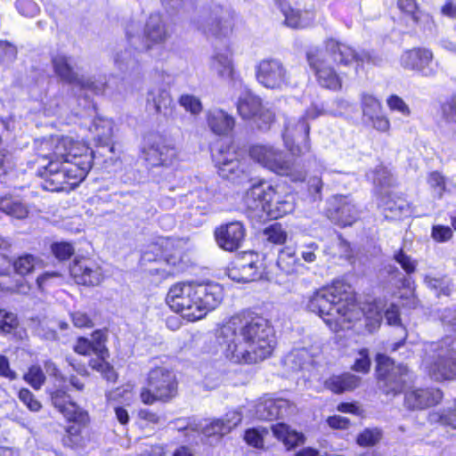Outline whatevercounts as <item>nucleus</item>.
<instances>
[{
  "instance_id": "1",
  "label": "nucleus",
  "mask_w": 456,
  "mask_h": 456,
  "mask_svg": "<svg viewBox=\"0 0 456 456\" xmlns=\"http://www.w3.org/2000/svg\"><path fill=\"white\" fill-rule=\"evenodd\" d=\"M94 152L85 144L68 136H51L40 144L38 175L43 189L59 191L65 184L83 181L93 167Z\"/></svg>"
},
{
  "instance_id": "2",
  "label": "nucleus",
  "mask_w": 456,
  "mask_h": 456,
  "mask_svg": "<svg viewBox=\"0 0 456 456\" xmlns=\"http://www.w3.org/2000/svg\"><path fill=\"white\" fill-rule=\"evenodd\" d=\"M225 356L235 363H256L271 355L274 335L267 320L255 315L234 316L218 331Z\"/></svg>"
},
{
  "instance_id": "3",
  "label": "nucleus",
  "mask_w": 456,
  "mask_h": 456,
  "mask_svg": "<svg viewBox=\"0 0 456 456\" xmlns=\"http://www.w3.org/2000/svg\"><path fill=\"white\" fill-rule=\"evenodd\" d=\"M306 308L318 314L331 329L342 328L345 323L359 320L362 315L379 323L381 309L376 304L361 308L350 287L342 282H335L331 287L323 288L309 295Z\"/></svg>"
},
{
  "instance_id": "4",
  "label": "nucleus",
  "mask_w": 456,
  "mask_h": 456,
  "mask_svg": "<svg viewBox=\"0 0 456 456\" xmlns=\"http://www.w3.org/2000/svg\"><path fill=\"white\" fill-rule=\"evenodd\" d=\"M223 297V287L218 283H177L170 288L167 303L183 318L194 322L214 310L221 303Z\"/></svg>"
},
{
  "instance_id": "5",
  "label": "nucleus",
  "mask_w": 456,
  "mask_h": 456,
  "mask_svg": "<svg viewBox=\"0 0 456 456\" xmlns=\"http://www.w3.org/2000/svg\"><path fill=\"white\" fill-rule=\"evenodd\" d=\"M223 297V287L218 283H177L170 288L167 303L183 318L194 322L214 310L221 303Z\"/></svg>"
},
{
  "instance_id": "6",
  "label": "nucleus",
  "mask_w": 456,
  "mask_h": 456,
  "mask_svg": "<svg viewBox=\"0 0 456 456\" xmlns=\"http://www.w3.org/2000/svg\"><path fill=\"white\" fill-rule=\"evenodd\" d=\"M243 202L248 216L260 220L278 219L294 210L291 195H277L275 188L267 182L253 183L245 192Z\"/></svg>"
},
{
  "instance_id": "7",
  "label": "nucleus",
  "mask_w": 456,
  "mask_h": 456,
  "mask_svg": "<svg viewBox=\"0 0 456 456\" xmlns=\"http://www.w3.org/2000/svg\"><path fill=\"white\" fill-rule=\"evenodd\" d=\"M252 159L262 167L280 175L288 176L292 182H303L306 173L295 161L288 159L281 150L272 145H254L250 148Z\"/></svg>"
},
{
  "instance_id": "8",
  "label": "nucleus",
  "mask_w": 456,
  "mask_h": 456,
  "mask_svg": "<svg viewBox=\"0 0 456 456\" xmlns=\"http://www.w3.org/2000/svg\"><path fill=\"white\" fill-rule=\"evenodd\" d=\"M321 113L316 106H312L306 110L303 116L286 118L282 139L284 146L292 156L301 157L310 152V126L308 120L316 118Z\"/></svg>"
},
{
  "instance_id": "9",
  "label": "nucleus",
  "mask_w": 456,
  "mask_h": 456,
  "mask_svg": "<svg viewBox=\"0 0 456 456\" xmlns=\"http://www.w3.org/2000/svg\"><path fill=\"white\" fill-rule=\"evenodd\" d=\"M177 394L175 375L165 367H156L149 372L148 387L141 391V400L145 404L157 401L167 402Z\"/></svg>"
},
{
  "instance_id": "10",
  "label": "nucleus",
  "mask_w": 456,
  "mask_h": 456,
  "mask_svg": "<svg viewBox=\"0 0 456 456\" xmlns=\"http://www.w3.org/2000/svg\"><path fill=\"white\" fill-rule=\"evenodd\" d=\"M377 374L379 387L387 395L400 394L408 380L407 367L395 365L393 360L383 354L377 356Z\"/></svg>"
},
{
  "instance_id": "11",
  "label": "nucleus",
  "mask_w": 456,
  "mask_h": 456,
  "mask_svg": "<svg viewBox=\"0 0 456 456\" xmlns=\"http://www.w3.org/2000/svg\"><path fill=\"white\" fill-rule=\"evenodd\" d=\"M397 22L411 30H426L435 24L433 15L418 0H395Z\"/></svg>"
},
{
  "instance_id": "12",
  "label": "nucleus",
  "mask_w": 456,
  "mask_h": 456,
  "mask_svg": "<svg viewBox=\"0 0 456 456\" xmlns=\"http://www.w3.org/2000/svg\"><path fill=\"white\" fill-rule=\"evenodd\" d=\"M305 58L320 86H341L343 77H347L346 73L335 70L321 48L310 49L306 52Z\"/></svg>"
},
{
  "instance_id": "13",
  "label": "nucleus",
  "mask_w": 456,
  "mask_h": 456,
  "mask_svg": "<svg viewBox=\"0 0 456 456\" xmlns=\"http://www.w3.org/2000/svg\"><path fill=\"white\" fill-rule=\"evenodd\" d=\"M436 351L433 359L427 362L429 376L436 380H453L456 379V353L449 348L434 345Z\"/></svg>"
},
{
  "instance_id": "14",
  "label": "nucleus",
  "mask_w": 456,
  "mask_h": 456,
  "mask_svg": "<svg viewBox=\"0 0 456 456\" xmlns=\"http://www.w3.org/2000/svg\"><path fill=\"white\" fill-rule=\"evenodd\" d=\"M433 61V51L424 46H414L406 49L400 56V64L403 69L417 72L424 77L435 75L436 70L432 68Z\"/></svg>"
},
{
  "instance_id": "15",
  "label": "nucleus",
  "mask_w": 456,
  "mask_h": 456,
  "mask_svg": "<svg viewBox=\"0 0 456 456\" xmlns=\"http://www.w3.org/2000/svg\"><path fill=\"white\" fill-rule=\"evenodd\" d=\"M329 218L340 226L352 225L359 216L358 209L348 196L337 195L329 200Z\"/></svg>"
},
{
  "instance_id": "16",
  "label": "nucleus",
  "mask_w": 456,
  "mask_h": 456,
  "mask_svg": "<svg viewBox=\"0 0 456 456\" xmlns=\"http://www.w3.org/2000/svg\"><path fill=\"white\" fill-rule=\"evenodd\" d=\"M144 159L151 166L171 165L177 157V150L163 139H149L142 149Z\"/></svg>"
},
{
  "instance_id": "17",
  "label": "nucleus",
  "mask_w": 456,
  "mask_h": 456,
  "mask_svg": "<svg viewBox=\"0 0 456 456\" xmlns=\"http://www.w3.org/2000/svg\"><path fill=\"white\" fill-rule=\"evenodd\" d=\"M262 267L259 256L254 252H246L229 271V277L239 282H249L261 276Z\"/></svg>"
},
{
  "instance_id": "18",
  "label": "nucleus",
  "mask_w": 456,
  "mask_h": 456,
  "mask_svg": "<svg viewBox=\"0 0 456 456\" xmlns=\"http://www.w3.org/2000/svg\"><path fill=\"white\" fill-rule=\"evenodd\" d=\"M69 272L77 284L85 286H97L103 280L102 268L89 259L75 260Z\"/></svg>"
},
{
  "instance_id": "19",
  "label": "nucleus",
  "mask_w": 456,
  "mask_h": 456,
  "mask_svg": "<svg viewBox=\"0 0 456 456\" xmlns=\"http://www.w3.org/2000/svg\"><path fill=\"white\" fill-rule=\"evenodd\" d=\"M274 3L283 14L286 26L294 29H304L314 24V11L294 8L289 0H274Z\"/></svg>"
},
{
  "instance_id": "20",
  "label": "nucleus",
  "mask_w": 456,
  "mask_h": 456,
  "mask_svg": "<svg viewBox=\"0 0 456 456\" xmlns=\"http://www.w3.org/2000/svg\"><path fill=\"white\" fill-rule=\"evenodd\" d=\"M51 64L54 75L62 82L70 86H90L79 77L77 67L72 58L64 53L51 56Z\"/></svg>"
},
{
  "instance_id": "21",
  "label": "nucleus",
  "mask_w": 456,
  "mask_h": 456,
  "mask_svg": "<svg viewBox=\"0 0 456 456\" xmlns=\"http://www.w3.org/2000/svg\"><path fill=\"white\" fill-rule=\"evenodd\" d=\"M443 392L438 388H412L405 393L404 405L410 410H424L438 403Z\"/></svg>"
},
{
  "instance_id": "22",
  "label": "nucleus",
  "mask_w": 456,
  "mask_h": 456,
  "mask_svg": "<svg viewBox=\"0 0 456 456\" xmlns=\"http://www.w3.org/2000/svg\"><path fill=\"white\" fill-rule=\"evenodd\" d=\"M242 419V413L239 410L228 411L222 419H216L205 424L196 425L193 429L202 432L207 436L215 435L224 436L237 427Z\"/></svg>"
},
{
  "instance_id": "23",
  "label": "nucleus",
  "mask_w": 456,
  "mask_h": 456,
  "mask_svg": "<svg viewBox=\"0 0 456 456\" xmlns=\"http://www.w3.org/2000/svg\"><path fill=\"white\" fill-rule=\"evenodd\" d=\"M215 236L219 247L227 251L239 248L245 238V229L240 222H232L216 228Z\"/></svg>"
},
{
  "instance_id": "24",
  "label": "nucleus",
  "mask_w": 456,
  "mask_h": 456,
  "mask_svg": "<svg viewBox=\"0 0 456 456\" xmlns=\"http://www.w3.org/2000/svg\"><path fill=\"white\" fill-rule=\"evenodd\" d=\"M256 76L262 86H281L286 83L285 69L280 61L272 59L258 63Z\"/></svg>"
},
{
  "instance_id": "25",
  "label": "nucleus",
  "mask_w": 456,
  "mask_h": 456,
  "mask_svg": "<svg viewBox=\"0 0 456 456\" xmlns=\"http://www.w3.org/2000/svg\"><path fill=\"white\" fill-rule=\"evenodd\" d=\"M326 52L338 66L349 67L362 61L359 53L349 45L330 37L324 41Z\"/></svg>"
},
{
  "instance_id": "26",
  "label": "nucleus",
  "mask_w": 456,
  "mask_h": 456,
  "mask_svg": "<svg viewBox=\"0 0 456 456\" xmlns=\"http://www.w3.org/2000/svg\"><path fill=\"white\" fill-rule=\"evenodd\" d=\"M291 405L288 400L262 398L256 405V416L262 420H273L289 414Z\"/></svg>"
},
{
  "instance_id": "27",
  "label": "nucleus",
  "mask_w": 456,
  "mask_h": 456,
  "mask_svg": "<svg viewBox=\"0 0 456 456\" xmlns=\"http://www.w3.org/2000/svg\"><path fill=\"white\" fill-rule=\"evenodd\" d=\"M52 403L69 421L79 424L86 423L88 419L86 411L69 400V396L62 390L52 394Z\"/></svg>"
},
{
  "instance_id": "28",
  "label": "nucleus",
  "mask_w": 456,
  "mask_h": 456,
  "mask_svg": "<svg viewBox=\"0 0 456 456\" xmlns=\"http://www.w3.org/2000/svg\"><path fill=\"white\" fill-rule=\"evenodd\" d=\"M212 69L221 84L236 86L241 82L239 73L234 69L232 59L224 53H216L213 56Z\"/></svg>"
},
{
  "instance_id": "29",
  "label": "nucleus",
  "mask_w": 456,
  "mask_h": 456,
  "mask_svg": "<svg viewBox=\"0 0 456 456\" xmlns=\"http://www.w3.org/2000/svg\"><path fill=\"white\" fill-rule=\"evenodd\" d=\"M143 37L146 41L147 49H151L152 46L166 41L167 32L159 13L150 14L145 23Z\"/></svg>"
},
{
  "instance_id": "30",
  "label": "nucleus",
  "mask_w": 456,
  "mask_h": 456,
  "mask_svg": "<svg viewBox=\"0 0 456 456\" xmlns=\"http://www.w3.org/2000/svg\"><path fill=\"white\" fill-rule=\"evenodd\" d=\"M379 207L382 209L387 219H400L410 215V208L407 201L390 192L380 197Z\"/></svg>"
},
{
  "instance_id": "31",
  "label": "nucleus",
  "mask_w": 456,
  "mask_h": 456,
  "mask_svg": "<svg viewBox=\"0 0 456 456\" xmlns=\"http://www.w3.org/2000/svg\"><path fill=\"white\" fill-rule=\"evenodd\" d=\"M213 159L218 169V174L224 179L234 180L241 172L239 160L236 159L235 152L230 151H219L213 154Z\"/></svg>"
},
{
  "instance_id": "32",
  "label": "nucleus",
  "mask_w": 456,
  "mask_h": 456,
  "mask_svg": "<svg viewBox=\"0 0 456 456\" xmlns=\"http://www.w3.org/2000/svg\"><path fill=\"white\" fill-rule=\"evenodd\" d=\"M220 15L216 14L209 23V31L216 38L230 37L235 28V15L232 12L219 7Z\"/></svg>"
},
{
  "instance_id": "33",
  "label": "nucleus",
  "mask_w": 456,
  "mask_h": 456,
  "mask_svg": "<svg viewBox=\"0 0 456 456\" xmlns=\"http://www.w3.org/2000/svg\"><path fill=\"white\" fill-rule=\"evenodd\" d=\"M207 122L210 130L218 135L228 134L235 125L233 117L220 109L209 110L207 113Z\"/></svg>"
},
{
  "instance_id": "34",
  "label": "nucleus",
  "mask_w": 456,
  "mask_h": 456,
  "mask_svg": "<svg viewBox=\"0 0 456 456\" xmlns=\"http://www.w3.org/2000/svg\"><path fill=\"white\" fill-rule=\"evenodd\" d=\"M277 266L286 274H293L298 273L303 265L296 256V251L292 248H282L277 258Z\"/></svg>"
},
{
  "instance_id": "35",
  "label": "nucleus",
  "mask_w": 456,
  "mask_h": 456,
  "mask_svg": "<svg viewBox=\"0 0 456 456\" xmlns=\"http://www.w3.org/2000/svg\"><path fill=\"white\" fill-rule=\"evenodd\" d=\"M275 437L282 441L288 449L294 448L304 443V436L291 429L284 423H278L272 427Z\"/></svg>"
},
{
  "instance_id": "36",
  "label": "nucleus",
  "mask_w": 456,
  "mask_h": 456,
  "mask_svg": "<svg viewBox=\"0 0 456 456\" xmlns=\"http://www.w3.org/2000/svg\"><path fill=\"white\" fill-rule=\"evenodd\" d=\"M261 107L260 99L249 92L240 96L237 103L238 112L245 119L256 117L258 111L261 110Z\"/></svg>"
},
{
  "instance_id": "37",
  "label": "nucleus",
  "mask_w": 456,
  "mask_h": 456,
  "mask_svg": "<svg viewBox=\"0 0 456 456\" xmlns=\"http://www.w3.org/2000/svg\"><path fill=\"white\" fill-rule=\"evenodd\" d=\"M360 379L353 374L334 376L326 381V387L334 393L339 394L354 389L359 386Z\"/></svg>"
},
{
  "instance_id": "38",
  "label": "nucleus",
  "mask_w": 456,
  "mask_h": 456,
  "mask_svg": "<svg viewBox=\"0 0 456 456\" xmlns=\"http://www.w3.org/2000/svg\"><path fill=\"white\" fill-rule=\"evenodd\" d=\"M0 210L18 219L25 218L28 210L20 200L11 197L0 199Z\"/></svg>"
},
{
  "instance_id": "39",
  "label": "nucleus",
  "mask_w": 456,
  "mask_h": 456,
  "mask_svg": "<svg viewBox=\"0 0 456 456\" xmlns=\"http://www.w3.org/2000/svg\"><path fill=\"white\" fill-rule=\"evenodd\" d=\"M147 102L149 105L152 103L157 112H162L170 105L171 99L167 90L161 87H154L149 94Z\"/></svg>"
},
{
  "instance_id": "40",
  "label": "nucleus",
  "mask_w": 456,
  "mask_h": 456,
  "mask_svg": "<svg viewBox=\"0 0 456 456\" xmlns=\"http://www.w3.org/2000/svg\"><path fill=\"white\" fill-rule=\"evenodd\" d=\"M311 362V356L305 348H297L291 351L286 357L285 362L293 370L303 369Z\"/></svg>"
},
{
  "instance_id": "41",
  "label": "nucleus",
  "mask_w": 456,
  "mask_h": 456,
  "mask_svg": "<svg viewBox=\"0 0 456 456\" xmlns=\"http://www.w3.org/2000/svg\"><path fill=\"white\" fill-rule=\"evenodd\" d=\"M266 240L273 244H283L288 237L287 232L280 224H274L264 230Z\"/></svg>"
},
{
  "instance_id": "42",
  "label": "nucleus",
  "mask_w": 456,
  "mask_h": 456,
  "mask_svg": "<svg viewBox=\"0 0 456 456\" xmlns=\"http://www.w3.org/2000/svg\"><path fill=\"white\" fill-rule=\"evenodd\" d=\"M108 356L97 355L96 358L91 359L89 365L92 369L101 372L108 380H113L115 379V372L113 368L106 361Z\"/></svg>"
},
{
  "instance_id": "43",
  "label": "nucleus",
  "mask_w": 456,
  "mask_h": 456,
  "mask_svg": "<svg viewBox=\"0 0 456 456\" xmlns=\"http://www.w3.org/2000/svg\"><path fill=\"white\" fill-rule=\"evenodd\" d=\"M90 341L93 352L96 355L109 356V352L105 345L107 341V335L105 331L102 330H95L92 334V340Z\"/></svg>"
},
{
  "instance_id": "44",
  "label": "nucleus",
  "mask_w": 456,
  "mask_h": 456,
  "mask_svg": "<svg viewBox=\"0 0 456 456\" xmlns=\"http://www.w3.org/2000/svg\"><path fill=\"white\" fill-rule=\"evenodd\" d=\"M362 108L363 116L368 118L382 111L380 102L372 95L364 94L362 98Z\"/></svg>"
},
{
  "instance_id": "45",
  "label": "nucleus",
  "mask_w": 456,
  "mask_h": 456,
  "mask_svg": "<svg viewBox=\"0 0 456 456\" xmlns=\"http://www.w3.org/2000/svg\"><path fill=\"white\" fill-rule=\"evenodd\" d=\"M36 264V257L27 254L20 256L14 263L13 268L15 272L20 275H26L33 271Z\"/></svg>"
},
{
  "instance_id": "46",
  "label": "nucleus",
  "mask_w": 456,
  "mask_h": 456,
  "mask_svg": "<svg viewBox=\"0 0 456 456\" xmlns=\"http://www.w3.org/2000/svg\"><path fill=\"white\" fill-rule=\"evenodd\" d=\"M428 183L432 189L433 195L438 199H441L445 191L444 177L436 171L432 172L428 177Z\"/></svg>"
},
{
  "instance_id": "47",
  "label": "nucleus",
  "mask_w": 456,
  "mask_h": 456,
  "mask_svg": "<svg viewBox=\"0 0 456 456\" xmlns=\"http://www.w3.org/2000/svg\"><path fill=\"white\" fill-rule=\"evenodd\" d=\"M381 439V431L379 428H367L357 437L361 446H373Z\"/></svg>"
},
{
  "instance_id": "48",
  "label": "nucleus",
  "mask_w": 456,
  "mask_h": 456,
  "mask_svg": "<svg viewBox=\"0 0 456 456\" xmlns=\"http://www.w3.org/2000/svg\"><path fill=\"white\" fill-rule=\"evenodd\" d=\"M52 253L61 261L69 258L75 251L72 244L69 242H55L51 246Z\"/></svg>"
},
{
  "instance_id": "49",
  "label": "nucleus",
  "mask_w": 456,
  "mask_h": 456,
  "mask_svg": "<svg viewBox=\"0 0 456 456\" xmlns=\"http://www.w3.org/2000/svg\"><path fill=\"white\" fill-rule=\"evenodd\" d=\"M24 379L34 388L39 389L45 380V376L40 367L32 366L25 374Z\"/></svg>"
},
{
  "instance_id": "50",
  "label": "nucleus",
  "mask_w": 456,
  "mask_h": 456,
  "mask_svg": "<svg viewBox=\"0 0 456 456\" xmlns=\"http://www.w3.org/2000/svg\"><path fill=\"white\" fill-rule=\"evenodd\" d=\"M16 9L24 17H34L39 12L38 4L33 0H17Z\"/></svg>"
},
{
  "instance_id": "51",
  "label": "nucleus",
  "mask_w": 456,
  "mask_h": 456,
  "mask_svg": "<svg viewBox=\"0 0 456 456\" xmlns=\"http://www.w3.org/2000/svg\"><path fill=\"white\" fill-rule=\"evenodd\" d=\"M180 104L192 114H198L202 110L200 99L191 94H183L179 99Z\"/></svg>"
},
{
  "instance_id": "52",
  "label": "nucleus",
  "mask_w": 456,
  "mask_h": 456,
  "mask_svg": "<svg viewBox=\"0 0 456 456\" xmlns=\"http://www.w3.org/2000/svg\"><path fill=\"white\" fill-rule=\"evenodd\" d=\"M94 131L99 142L106 143L112 136L111 123L108 120L95 121L94 124Z\"/></svg>"
},
{
  "instance_id": "53",
  "label": "nucleus",
  "mask_w": 456,
  "mask_h": 456,
  "mask_svg": "<svg viewBox=\"0 0 456 456\" xmlns=\"http://www.w3.org/2000/svg\"><path fill=\"white\" fill-rule=\"evenodd\" d=\"M18 326V320L14 314L5 310H0V330L10 333Z\"/></svg>"
},
{
  "instance_id": "54",
  "label": "nucleus",
  "mask_w": 456,
  "mask_h": 456,
  "mask_svg": "<svg viewBox=\"0 0 456 456\" xmlns=\"http://www.w3.org/2000/svg\"><path fill=\"white\" fill-rule=\"evenodd\" d=\"M394 258L406 273L411 274L415 272L417 265L416 261L406 255L402 249L395 254Z\"/></svg>"
},
{
  "instance_id": "55",
  "label": "nucleus",
  "mask_w": 456,
  "mask_h": 456,
  "mask_svg": "<svg viewBox=\"0 0 456 456\" xmlns=\"http://www.w3.org/2000/svg\"><path fill=\"white\" fill-rule=\"evenodd\" d=\"M430 421L440 422L443 425L451 426L456 429V404L454 409L450 410L444 414L432 413L430 415Z\"/></svg>"
},
{
  "instance_id": "56",
  "label": "nucleus",
  "mask_w": 456,
  "mask_h": 456,
  "mask_svg": "<svg viewBox=\"0 0 456 456\" xmlns=\"http://www.w3.org/2000/svg\"><path fill=\"white\" fill-rule=\"evenodd\" d=\"M441 108L444 118L448 122L456 123V96L447 98Z\"/></svg>"
},
{
  "instance_id": "57",
  "label": "nucleus",
  "mask_w": 456,
  "mask_h": 456,
  "mask_svg": "<svg viewBox=\"0 0 456 456\" xmlns=\"http://www.w3.org/2000/svg\"><path fill=\"white\" fill-rule=\"evenodd\" d=\"M374 129L381 132L387 133L390 130V121L388 118L381 112L375 114L367 118Z\"/></svg>"
},
{
  "instance_id": "58",
  "label": "nucleus",
  "mask_w": 456,
  "mask_h": 456,
  "mask_svg": "<svg viewBox=\"0 0 456 456\" xmlns=\"http://www.w3.org/2000/svg\"><path fill=\"white\" fill-rule=\"evenodd\" d=\"M19 398L32 411H38L41 408V403L35 398L34 395L27 388H22L20 390Z\"/></svg>"
},
{
  "instance_id": "59",
  "label": "nucleus",
  "mask_w": 456,
  "mask_h": 456,
  "mask_svg": "<svg viewBox=\"0 0 456 456\" xmlns=\"http://www.w3.org/2000/svg\"><path fill=\"white\" fill-rule=\"evenodd\" d=\"M387 106L393 111H398L403 116H409L411 114L410 108L404 102V101L397 95L390 96L387 101Z\"/></svg>"
},
{
  "instance_id": "60",
  "label": "nucleus",
  "mask_w": 456,
  "mask_h": 456,
  "mask_svg": "<svg viewBox=\"0 0 456 456\" xmlns=\"http://www.w3.org/2000/svg\"><path fill=\"white\" fill-rule=\"evenodd\" d=\"M16 46L4 40H0V61H12L16 58Z\"/></svg>"
},
{
  "instance_id": "61",
  "label": "nucleus",
  "mask_w": 456,
  "mask_h": 456,
  "mask_svg": "<svg viewBox=\"0 0 456 456\" xmlns=\"http://www.w3.org/2000/svg\"><path fill=\"white\" fill-rule=\"evenodd\" d=\"M71 320L77 328H92L94 322L92 319L82 311H76L71 314Z\"/></svg>"
},
{
  "instance_id": "62",
  "label": "nucleus",
  "mask_w": 456,
  "mask_h": 456,
  "mask_svg": "<svg viewBox=\"0 0 456 456\" xmlns=\"http://www.w3.org/2000/svg\"><path fill=\"white\" fill-rule=\"evenodd\" d=\"M244 439L248 444L256 448H261L264 445L263 435L256 428L248 429Z\"/></svg>"
},
{
  "instance_id": "63",
  "label": "nucleus",
  "mask_w": 456,
  "mask_h": 456,
  "mask_svg": "<svg viewBox=\"0 0 456 456\" xmlns=\"http://www.w3.org/2000/svg\"><path fill=\"white\" fill-rule=\"evenodd\" d=\"M452 236V231L448 226L436 225L432 229V238L438 242H444Z\"/></svg>"
},
{
  "instance_id": "64",
  "label": "nucleus",
  "mask_w": 456,
  "mask_h": 456,
  "mask_svg": "<svg viewBox=\"0 0 456 456\" xmlns=\"http://www.w3.org/2000/svg\"><path fill=\"white\" fill-rule=\"evenodd\" d=\"M440 13L448 19H456V0H444L440 7Z\"/></svg>"
}]
</instances>
